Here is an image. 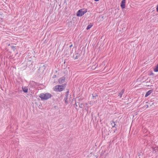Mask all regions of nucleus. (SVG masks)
Returning <instances> with one entry per match:
<instances>
[{"label":"nucleus","instance_id":"1","mask_svg":"<svg viewBox=\"0 0 158 158\" xmlns=\"http://www.w3.org/2000/svg\"><path fill=\"white\" fill-rule=\"evenodd\" d=\"M66 84H63L61 85H57L54 87L53 89L54 91L56 92H61L65 89Z\"/></svg>","mask_w":158,"mask_h":158},{"label":"nucleus","instance_id":"2","mask_svg":"<svg viewBox=\"0 0 158 158\" xmlns=\"http://www.w3.org/2000/svg\"><path fill=\"white\" fill-rule=\"evenodd\" d=\"M52 95L50 93H48L44 94L43 93L40 94L39 95V97H40L41 100H46L50 98Z\"/></svg>","mask_w":158,"mask_h":158},{"label":"nucleus","instance_id":"3","mask_svg":"<svg viewBox=\"0 0 158 158\" xmlns=\"http://www.w3.org/2000/svg\"><path fill=\"white\" fill-rule=\"evenodd\" d=\"M87 9H82L78 11L77 13V16L78 17H81L83 16L85 13L87 12Z\"/></svg>","mask_w":158,"mask_h":158},{"label":"nucleus","instance_id":"4","mask_svg":"<svg viewBox=\"0 0 158 158\" xmlns=\"http://www.w3.org/2000/svg\"><path fill=\"white\" fill-rule=\"evenodd\" d=\"M126 0H123L121 3L120 6L122 9L125 8V3Z\"/></svg>","mask_w":158,"mask_h":158},{"label":"nucleus","instance_id":"5","mask_svg":"<svg viewBox=\"0 0 158 158\" xmlns=\"http://www.w3.org/2000/svg\"><path fill=\"white\" fill-rule=\"evenodd\" d=\"M65 77H62L60 78L58 80V82L60 84H62L65 81Z\"/></svg>","mask_w":158,"mask_h":158},{"label":"nucleus","instance_id":"6","mask_svg":"<svg viewBox=\"0 0 158 158\" xmlns=\"http://www.w3.org/2000/svg\"><path fill=\"white\" fill-rule=\"evenodd\" d=\"M153 91L152 89H151L148 91L146 94L145 97H147L150 95L153 92Z\"/></svg>","mask_w":158,"mask_h":158},{"label":"nucleus","instance_id":"7","mask_svg":"<svg viewBox=\"0 0 158 158\" xmlns=\"http://www.w3.org/2000/svg\"><path fill=\"white\" fill-rule=\"evenodd\" d=\"M23 92L25 93H27L28 92V88L27 87H22Z\"/></svg>","mask_w":158,"mask_h":158},{"label":"nucleus","instance_id":"8","mask_svg":"<svg viewBox=\"0 0 158 158\" xmlns=\"http://www.w3.org/2000/svg\"><path fill=\"white\" fill-rule=\"evenodd\" d=\"M124 92V89H122L121 92L119 93L118 96L120 98H121L122 97Z\"/></svg>","mask_w":158,"mask_h":158},{"label":"nucleus","instance_id":"9","mask_svg":"<svg viewBox=\"0 0 158 158\" xmlns=\"http://www.w3.org/2000/svg\"><path fill=\"white\" fill-rule=\"evenodd\" d=\"M8 46L10 47V48L14 51L15 49H16V46H14L12 44L11 45L9 44Z\"/></svg>","mask_w":158,"mask_h":158},{"label":"nucleus","instance_id":"10","mask_svg":"<svg viewBox=\"0 0 158 158\" xmlns=\"http://www.w3.org/2000/svg\"><path fill=\"white\" fill-rule=\"evenodd\" d=\"M75 55H75H73V57L75 60L78 59V57L80 56V54L78 53H76Z\"/></svg>","mask_w":158,"mask_h":158},{"label":"nucleus","instance_id":"11","mask_svg":"<svg viewBox=\"0 0 158 158\" xmlns=\"http://www.w3.org/2000/svg\"><path fill=\"white\" fill-rule=\"evenodd\" d=\"M65 97L64 98V102L66 104H67L68 103V96L65 95Z\"/></svg>","mask_w":158,"mask_h":158},{"label":"nucleus","instance_id":"12","mask_svg":"<svg viewBox=\"0 0 158 158\" xmlns=\"http://www.w3.org/2000/svg\"><path fill=\"white\" fill-rule=\"evenodd\" d=\"M93 98L94 99H96L98 97V95L97 94L95 93H93L92 94Z\"/></svg>","mask_w":158,"mask_h":158},{"label":"nucleus","instance_id":"13","mask_svg":"<svg viewBox=\"0 0 158 158\" xmlns=\"http://www.w3.org/2000/svg\"><path fill=\"white\" fill-rule=\"evenodd\" d=\"M154 104L156 105L157 103H152V102L149 103V104L150 105V106L152 107H153L155 106V105H154Z\"/></svg>","mask_w":158,"mask_h":158},{"label":"nucleus","instance_id":"14","mask_svg":"<svg viewBox=\"0 0 158 158\" xmlns=\"http://www.w3.org/2000/svg\"><path fill=\"white\" fill-rule=\"evenodd\" d=\"M93 26V23H91L87 26L86 29L88 30L90 29Z\"/></svg>","mask_w":158,"mask_h":158},{"label":"nucleus","instance_id":"15","mask_svg":"<svg viewBox=\"0 0 158 158\" xmlns=\"http://www.w3.org/2000/svg\"><path fill=\"white\" fill-rule=\"evenodd\" d=\"M154 71L155 72H158V64L155 66V68L154 69Z\"/></svg>","mask_w":158,"mask_h":158},{"label":"nucleus","instance_id":"16","mask_svg":"<svg viewBox=\"0 0 158 158\" xmlns=\"http://www.w3.org/2000/svg\"><path fill=\"white\" fill-rule=\"evenodd\" d=\"M111 125H112V127L113 128L115 127H115L116 124L114 121H113V123H111Z\"/></svg>","mask_w":158,"mask_h":158},{"label":"nucleus","instance_id":"17","mask_svg":"<svg viewBox=\"0 0 158 158\" xmlns=\"http://www.w3.org/2000/svg\"><path fill=\"white\" fill-rule=\"evenodd\" d=\"M77 103H78V106L79 107L81 108H82L83 107V106H83V103H81V104H80L79 102H77Z\"/></svg>","mask_w":158,"mask_h":158},{"label":"nucleus","instance_id":"18","mask_svg":"<svg viewBox=\"0 0 158 158\" xmlns=\"http://www.w3.org/2000/svg\"><path fill=\"white\" fill-rule=\"evenodd\" d=\"M33 62H32L31 64L30 65H29V66L30 67V68L31 69H33L34 67H33Z\"/></svg>","mask_w":158,"mask_h":158},{"label":"nucleus","instance_id":"19","mask_svg":"<svg viewBox=\"0 0 158 158\" xmlns=\"http://www.w3.org/2000/svg\"><path fill=\"white\" fill-rule=\"evenodd\" d=\"M67 90V91L66 92V94H65V95H67V96H69V89H66Z\"/></svg>","mask_w":158,"mask_h":158},{"label":"nucleus","instance_id":"20","mask_svg":"<svg viewBox=\"0 0 158 158\" xmlns=\"http://www.w3.org/2000/svg\"><path fill=\"white\" fill-rule=\"evenodd\" d=\"M154 75V74L152 72H151V73H150V74H148V75L149 76H151V75H152V76H153V75Z\"/></svg>","mask_w":158,"mask_h":158},{"label":"nucleus","instance_id":"21","mask_svg":"<svg viewBox=\"0 0 158 158\" xmlns=\"http://www.w3.org/2000/svg\"><path fill=\"white\" fill-rule=\"evenodd\" d=\"M78 102H76L75 103V105L76 106H77L78 105V103H77Z\"/></svg>","mask_w":158,"mask_h":158},{"label":"nucleus","instance_id":"22","mask_svg":"<svg viewBox=\"0 0 158 158\" xmlns=\"http://www.w3.org/2000/svg\"><path fill=\"white\" fill-rule=\"evenodd\" d=\"M56 75H54L53 77H52V78H56Z\"/></svg>","mask_w":158,"mask_h":158},{"label":"nucleus","instance_id":"23","mask_svg":"<svg viewBox=\"0 0 158 158\" xmlns=\"http://www.w3.org/2000/svg\"><path fill=\"white\" fill-rule=\"evenodd\" d=\"M156 10L158 12V4L157 5V7L156 8Z\"/></svg>","mask_w":158,"mask_h":158},{"label":"nucleus","instance_id":"24","mask_svg":"<svg viewBox=\"0 0 158 158\" xmlns=\"http://www.w3.org/2000/svg\"><path fill=\"white\" fill-rule=\"evenodd\" d=\"M73 46V44H71L69 46V47L70 48H71Z\"/></svg>","mask_w":158,"mask_h":158},{"label":"nucleus","instance_id":"25","mask_svg":"<svg viewBox=\"0 0 158 158\" xmlns=\"http://www.w3.org/2000/svg\"><path fill=\"white\" fill-rule=\"evenodd\" d=\"M117 130V128L115 130H114V132L115 133V132Z\"/></svg>","mask_w":158,"mask_h":158},{"label":"nucleus","instance_id":"26","mask_svg":"<svg viewBox=\"0 0 158 158\" xmlns=\"http://www.w3.org/2000/svg\"><path fill=\"white\" fill-rule=\"evenodd\" d=\"M94 1H96V2H98V1H99V0H94Z\"/></svg>","mask_w":158,"mask_h":158},{"label":"nucleus","instance_id":"27","mask_svg":"<svg viewBox=\"0 0 158 158\" xmlns=\"http://www.w3.org/2000/svg\"><path fill=\"white\" fill-rule=\"evenodd\" d=\"M31 60H29L28 61V62H30L31 61Z\"/></svg>","mask_w":158,"mask_h":158},{"label":"nucleus","instance_id":"28","mask_svg":"<svg viewBox=\"0 0 158 158\" xmlns=\"http://www.w3.org/2000/svg\"><path fill=\"white\" fill-rule=\"evenodd\" d=\"M98 116H99V113L98 114Z\"/></svg>","mask_w":158,"mask_h":158},{"label":"nucleus","instance_id":"29","mask_svg":"<svg viewBox=\"0 0 158 158\" xmlns=\"http://www.w3.org/2000/svg\"><path fill=\"white\" fill-rule=\"evenodd\" d=\"M147 107H148V105H147Z\"/></svg>","mask_w":158,"mask_h":158},{"label":"nucleus","instance_id":"30","mask_svg":"<svg viewBox=\"0 0 158 158\" xmlns=\"http://www.w3.org/2000/svg\"><path fill=\"white\" fill-rule=\"evenodd\" d=\"M96 117H95V118L96 119Z\"/></svg>","mask_w":158,"mask_h":158},{"label":"nucleus","instance_id":"31","mask_svg":"<svg viewBox=\"0 0 158 158\" xmlns=\"http://www.w3.org/2000/svg\"><path fill=\"white\" fill-rule=\"evenodd\" d=\"M119 158H121V157H120Z\"/></svg>","mask_w":158,"mask_h":158}]
</instances>
